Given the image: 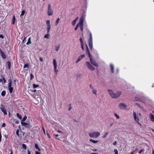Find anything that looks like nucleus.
<instances>
[{
    "mask_svg": "<svg viewBox=\"0 0 154 154\" xmlns=\"http://www.w3.org/2000/svg\"><path fill=\"white\" fill-rule=\"evenodd\" d=\"M108 91L109 95L113 98H119L122 94V92L120 91H118L115 93L112 90L109 89L108 90Z\"/></svg>",
    "mask_w": 154,
    "mask_h": 154,
    "instance_id": "1",
    "label": "nucleus"
},
{
    "mask_svg": "<svg viewBox=\"0 0 154 154\" xmlns=\"http://www.w3.org/2000/svg\"><path fill=\"white\" fill-rule=\"evenodd\" d=\"M89 136L91 137L97 138L100 135V132L94 131L93 132L90 133L89 134Z\"/></svg>",
    "mask_w": 154,
    "mask_h": 154,
    "instance_id": "2",
    "label": "nucleus"
},
{
    "mask_svg": "<svg viewBox=\"0 0 154 154\" xmlns=\"http://www.w3.org/2000/svg\"><path fill=\"white\" fill-rule=\"evenodd\" d=\"M85 64L86 66L91 71H93L95 69V68L92 66L89 62L87 61L85 62Z\"/></svg>",
    "mask_w": 154,
    "mask_h": 154,
    "instance_id": "3",
    "label": "nucleus"
},
{
    "mask_svg": "<svg viewBox=\"0 0 154 154\" xmlns=\"http://www.w3.org/2000/svg\"><path fill=\"white\" fill-rule=\"evenodd\" d=\"M53 10H52L51 5L49 4L48 5V14L49 16H51L53 15Z\"/></svg>",
    "mask_w": 154,
    "mask_h": 154,
    "instance_id": "4",
    "label": "nucleus"
},
{
    "mask_svg": "<svg viewBox=\"0 0 154 154\" xmlns=\"http://www.w3.org/2000/svg\"><path fill=\"white\" fill-rule=\"evenodd\" d=\"M133 116L135 121L138 123H139V121L140 120V118L139 117V116L137 115V114L136 112H134L133 114Z\"/></svg>",
    "mask_w": 154,
    "mask_h": 154,
    "instance_id": "5",
    "label": "nucleus"
},
{
    "mask_svg": "<svg viewBox=\"0 0 154 154\" xmlns=\"http://www.w3.org/2000/svg\"><path fill=\"white\" fill-rule=\"evenodd\" d=\"M84 19L85 18L83 17H82L80 18L79 22L77 25H78L79 27V26H81L83 25V22Z\"/></svg>",
    "mask_w": 154,
    "mask_h": 154,
    "instance_id": "6",
    "label": "nucleus"
},
{
    "mask_svg": "<svg viewBox=\"0 0 154 154\" xmlns=\"http://www.w3.org/2000/svg\"><path fill=\"white\" fill-rule=\"evenodd\" d=\"M118 107L121 109H125L127 107V105L123 103H120L118 105Z\"/></svg>",
    "mask_w": 154,
    "mask_h": 154,
    "instance_id": "7",
    "label": "nucleus"
},
{
    "mask_svg": "<svg viewBox=\"0 0 154 154\" xmlns=\"http://www.w3.org/2000/svg\"><path fill=\"white\" fill-rule=\"evenodd\" d=\"M0 109L1 111L3 113L4 115L5 116H6L7 115L6 110L5 106L3 105H1V106L0 107Z\"/></svg>",
    "mask_w": 154,
    "mask_h": 154,
    "instance_id": "8",
    "label": "nucleus"
},
{
    "mask_svg": "<svg viewBox=\"0 0 154 154\" xmlns=\"http://www.w3.org/2000/svg\"><path fill=\"white\" fill-rule=\"evenodd\" d=\"M8 88L10 93H11L12 92L13 88L12 87V83L11 81L8 84Z\"/></svg>",
    "mask_w": 154,
    "mask_h": 154,
    "instance_id": "9",
    "label": "nucleus"
},
{
    "mask_svg": "<svg viewBox=\"0 0 154 154\" xmlns=\"http://www.w3.org/2000/svg\"><path fill=\"white\" fill-rule=\"evenodd\" d=\"M90 62L91 64L95 66H98V64L93 59V58H90Z\"/></svg>",
    "mask_w": 154,
    "mask_h": 154,
    "instance_id": "10",
    "label": "nucleus"
},
{
    "mask_svg": "<svg viewBox=\"0 0 154 154\" xmlns=\"http://www.w3.org/2000/svg\"><path fill=\"white\" fill-rule=\"evenodd\" d=\"M21 124L22 126H24L26 128H29L30 127V125L29 123L21 121Z\"/></svg>",
    "mask_w": 154,
    "mask_h": 154,
    "instance_id": "11",
    "label": "nucleus"
},
{
    "mask_svg": "<svg viewBox=\"0 0 154 154\" xmlns=\"http://www.w3.org/2000/svg\"><path fill=\"white\" fill-rule=\"evenodd\" d=\"M53 64L54 66V71L56 72H57L58 70L57 69V65L56 60L55 59H54L53 60Z\"/></svg>",
    "mask_w": 154,
    "mask_h": 154,
    "instance_id": "12",
    "label": "nucleus"
},
{
    "mask_svg": "<svg viewBox=\"0 0 154 154\" xmlns=\"http://www.w3.org/2000/svg\"><path fill=\"white\" fill-rule=\"evenodd\" d=\"M110 68L111 73H113L114 72V66L111 63L110 64Z\"/></svg>",
    "mask_w": 154,
    "mask_h": 154,
    "instance_id": "13",
    "label": "nucleus"
},
{
    "mask_svg": "<svg viewBox=\"0 0 154 154\" xmlns=\"http://www.w3.org/2000/svg\"><path fill=\"white\" fill-rule=\"evenodd\" d=\"M89 45L91 50H92L93 48V41L92 40H89Z\"/></svg>",
    "mask_w": 154,
    "mask_h": 154,
    "instance_id": "14",
    "label": "nucleus"
},
{
    "mask_svg": "<svg viewBox=\"0 0 154 154\" xmlns=\"http://www.w3.org/2000/svg\"><path fill=\"white\" fill-rule=\"evenodd\" d=\"M6 65L7 68L9 69L11 66V62L9 61H8L6 63Z\"/></svg>",
    "mask_w": 154,
    "mask_h": 154,
    "instance_id": "15",
    "label": "nucleus"
},
{
    "mask_svg": "<svg viewBox=\"0 0 154 154\" xmlns=\"http://www.w3.org/2000/svg\"><path fill=\"white\" fill-rule=\"evenodd\" d=\"M0 54L1 55L2 58H5V54L1 49H0Z\"/></svg>",
    "mask_w": 154,
    "mask_h": 154,
    "instance_id": "16",
    "label": "nucleus"
},
{
    "mask_svg": "<svg viewBox=\"0 0 154 154\" xmlns=\"http://www.w3.org/2000/svg\"><path fill=\"white\" fill-rule=\"evenodd\" d=\"M86 51H87V52L88 54L89 57L90 58H91V55L90 54V53L89 52V49L88 48V46L87 45V44H86Z\"/></svg>",
    "mask_w": 154,
    "mask_h": 154,
    "instance_id": "17",
    "label": "nucleus"
},
{
    "mask_svg": "<svg viewBox=\"0 0 154 154\" xmlns=\"http://www.w3.org/2000/svg\"><path fill=\"white\" fill-rule=\"evenodd\" d=\"M150 119L151 120L152 122L154 121V117L153 116V115L151 113H150Z\"/></svg>",
    "mask_w": 154,
    "mask_h": 154,
    "instance_id": "18",
    "label": "nucleus"
},
{
    "mask_svg": "<svg viewBox=\"0 0 154 154\" xmlns=\"http://www.w3.org/2000/svg\"><path fill=\"white\" fill-rule=\"evenodd\" d=\"M6 81L4 77H3L2 79H0V82H1L3 84L5 83Z\"/></svg>",
    "mask_w": 154,
    "mask_h": 154,
    "instance_id": "19",
    "label": "nucleus"
},
{
    "mask_svg": "<svg viewBox=\"0 0 154 154\" xmlns=\"http://www.w3.org/2000/svg\"><path fill=\"white\" fill-rule=\"evenodd\" d=\"M31 37H30L29 38V39L28 40L27 42L26 43V44L28 45L29 44H30L31 43Z\"/></svg>",
    "mask_w": 154,
    "mask_h": 154,
    "instance_id": "20",
    "label": "nucleus"
},
{
    "mask_svg": "<svg viewBox=\"0 0 154 154\" xmlns=\"http://www.w3.org/2000/svg\"><path fill=\"white\" fill-rule=\"evenodd\" d=\"M16 19L14 17V16H13L12 18V24H14L15 23V21Z\"/></svg>",
    "mask_w": 154,
    "mask_h": 154,
    "instance_id": "21",
    "label": "nucleus"
},
{
    "mask_svg": "<svg viewBox=\"0 0 154 154\" xmlns=\"http://www.w3.org/2000/svg\"><path fill=\"white\" fill-rule=\"evenodd\" d=\"M16 116L18 118L20 119H22V118L21 116L20 115L19 113H17L16 114Z\"/></svg>",
    "mask_w": 154,
    "mask_h": 154,
    "instance_id": "22",
    "label": "nucleus"
},
{
    "mask_svg": "<svg viewBox=\"0 0 154 154\" xmlns=\"http://www.w3.org/2000/svg\"><path fill=\"white\" fill-rule=\"evenodd\" d=\"M90 141L91 142L94 143H97L98 142V141L97 140H95L92 139H90Z\"/></svg>",
    "mask_w": 154,
    "mask_h": 154,
    "instance_id": "23",
    "label": "nucleus"
},
{
    "mask_svg": "<svg viewBox=\"0 0 154 154\" xmlns=\"http://www.w3.org/2000/svg\"><path fill=\"white\" fill-rule=\"evenodd\" d=\"M5 94H6L5 91H3L1 92V94L2 96L4 97L5 95Z\"/></svg>",
    "mask_w": 154,
    "mask_h": 154,
    "instance_id": "24",
    "label": "nucleus"
},
{
    "mask_svg": "<svg viewBox=\"0 0 154 154\" xmlns=\"http://www.w3.org/2000/svg\"><path fill=\"white\" fill-rule=\"evenodd\" d=\"M47 30H48V33H49L50 31V29H51V26L50 25H47Z\"/></svg>",
    "mask_w": 154,
    "mask_h": 154,
    "instance_id": "25",
    "label": "nucleus"
},
{
    "mask_svg": "<svg viewBox=\"0 0 154 154\" xmlns=\"http://www.w3.org/2000/svg\"><path fill=\"white\" fill-rule=\"evenodd\" d=\"M27 117L26 116H25L23 118L21 121L23 122V121H25Z\"/></svg>",
    "mask_w": 154,
    "mask_h": 154,
    "instance_id": "26",
    "label": "nucleus"
},
{
    "mask_svg": "<svg viewBox=\"0 0 154 154\" xmlns=\"http://www.w3.org/2000/svg\"><path fill=\"white\" fill-rule=\"evenodd\" d=\"M60 45L55 46V50L56 51H57L59 50V49L60 48Z\"/></svg>",
    "mask_w": 154,
    "mask_h": 154,
    "instance_id": "27",
    "label": "nucleus"
},
{
    "mask_svg": "<svg viewBox=\"0 0 154 154\" xmlns=\"http://www.w3.org/2000/svg\"><path fill=\"white\" fill-rule=\"evenodd\" d=\"M35 146L36 149H38L39 151H41L40 149L39 148L38 145L37 144H35Z\"/></svg>",
    "mask_w": 154,
    "mask_h": 154,
    "instance_id": "28",
    "label": "nucleus"
},
{
    "mask_svg": "<svg viewBox=\"0 0 154 154\" xmlns=\"http://www.w3.org/2000/svg\"><path fill=\"white\" fill-rule=\"evenodd\" d=\"M109 134V132H106L104 135L103 136V138H106L107 136V135L108 134Z\"/></svg>",
    "mask_w": 154,
    "mask_h": 154,
    "instance_id": "29",
    "label": "nucleus"
},
{
    "mask_svg": "<svg viewBox=\"0 0 154 154\" xmlns=\"http://www.w3.org/2000/svg\"><path fill=\"white\" fill-rule=\"evenodd\" d=\"M114 116H115L117 119H119L120 118V117L119 116L117 115L116 113H115L114 114Z\"/></svg>",
    "mask_w": 154,
    "mask_h": 154,
    "instance_id": "30",
    "label": "nucleus"
},
{
    "mask_svg": "<svg viewBox=\"0 0 154 154\" xmlns=\"http://www.w3.org/2000/svg\"><path fill=\"white\" fill-rule=\"evenodd\" d=\"M60 19L59 18H58L57 19V20L56 23H55L56 25H57L58 24V23L59 22V21H60Z\"/></svg>",
    "mask_w": 154,
    "mask_h": 154,
    "instance_id": "31",
    "label": "nucleus"
},
{
    "mask_svg": "<svg viewBox=\"0 0 154 154\" xmlns=\"http://www.w3.org/2000/svg\"><path fill=\"white\" fill-rule=\"evenodd\" d=\"M22 147L24 149H26V146L25 144H23L22 145Z\"/></svg>",
    "mask_w": 154,
    "mask_h": 154,
    "instance_id": "32",
    "label": "nucleus"
},
{
    "mask_svg": "<svg viewBox=\"0 0 154 154\" xmlns=\"http://www.w3.org/2000/svg\"><path fill=\"white\" fill-rule=\"evenodd\" d=\"M92 92L94 94H97V91H96V90L93 89L92 90Z\"/></svg>",
    "mask_w": 154,
    "mask_h": 154,
    "instance_id": "33",
    "label": "nucleus"
},
{
    "mask_svg": "<svg viewBox=\"0 0 154 154\" xmlns=\"http://www.w3.org/2000/svg\"><path fill=\"white\" fill-rule=\"evenodd\" d=\"M49 34H47L45 35L44 37L46 38H49Z\"/></svg>",
    "mask_w": 154,
    "mask_h": 154,
    "instance_id": "34",
    "label": "nucleus"
},
{
    "mask_svg": "<svg viewBox=\"0 0 154 154\" xmlns=\"http://www.w3.org/2000/svg\"><path fill=\"white\" fill-rule=\"evenodd\" d=\"M25 11L24 10H23L22 11H21V14L20 15V16H23L24 13H25Z\"/></svg>",
    "mask_w": 154,
    "mask_h": 154,
    "instance_id": "35",
    "label": "nucleus"
},
{
    "mask_svg": "<svg viewBox=\"0 0 154 154\" xmlns=\"http://www.w3.org/2000/svg\"><path fill=\"white\" fill-rule=\"evenodd\" d=\"M38 85H36L35 84H33V86L34 88H36L38 87Z\"/></svg>",
    "mask_w": 154,
    "mask_h": 154,
    "instance_id": "36",
    "label": "nucleus"
},
{
    "mask_svg": "<svg viewBox=\"0 0 154 154\" xmlns=\"http://www.w3.org/2000/svg\"><path fill=\"white\" fill-rule=\"evenodd\" d=\"M80 41L81 43V45L84 44V42L82 40V38H80Z\"/></svg>",
    "mask_w": 154,
    "mask_h": 154,
    "instance_id": "37",
    "label": "nucleus"
},
{
    "mask_svg": "<svg viewBox=\"0 0 154 154\" xmlns=\"http://www.w3.org/2000/svg\"><path fill=\"white\" fill-rule=\"evenodd\" d=\"M46 23L47 26L48 25H50V21L49 20H47V21L46 22Z\"/></svg>",
    "mask_w": 154,
    "mask_h": 154,
    "instance_id": "38",
    "label": "nucleus"
},
{
    "mask_svg": "<svg viewBox=\"0 0 154 154\" xmlns=\"http://www.w3.org/2000/svg\"><path fill=\"white\" fill-rule=\"evenodd\" d=\"M76 21H75V20H74L72 22V24L73 26H74L75 25V24L76 23Z\"/></svg>",
    "mask_w": 154,
    "mask_h": 154,
    "instance_id": "39",
    "label": "nucleus"
},
{
    "mask_svg": "<svg viewBox=\"0 0 154 154\" xmlns=\"http://www.w3.org/2000/svg\"><path fill=\"white\" fill-rule=\"evenodd\" d=\"M34 78V76L32 74H30V80H32Z\"/></svg>",
    "mask_w": 154,
    "mask_h": 154,
    "instance_id": "40",
    "label": "nucleus"
},
{
    "mask_svg": "<svg viewBox=\"0 0 154 154\" xmlns=\"http://www.w3.org/2000/svg\"><path fill=\"white\" fill-rule=\"evenodd\" d=\"M89 40H92V37L91 33H90V38Z\"/></svg>",
    "mask_w": 154,
    "mask_h": 154,
    "instance_id": "41",
    "label": "nucleus"
},
{
    "mask_svg": "<svg viewBox=\"0 0 154 154\" xmlns=\"http://www.w3.org/2000/svg\"><path fill=\"white\" fill-rule=\"evenodd\" d=\"M115 154H118V151L117 149H115L114 150Z\"/></svg>",
    "mask_w": 154,
    "mask_h": 154,
    "instance_id": "42",
    "label": "nucleus"
},
{
    "mask_svg": "<svg viewBox=\"0 0 154 154\" xmlns=\"http://www.w3.org/2000/svg\"><path fill=\"white\" fill-rule=\"evenodd\" d=\"M29 66V64L28 63L24 65V68H25L26 67H28Z\"/></svg>",
    "mask_w": 154,
    "mask_h": 154,
    "instance_id": "43",
    "label": "nucleus"
},
{
    "mask_svg": "<svg viewBox=\"0 0 154 154\" xmlns=\"http://www.w3.org/2000/svg\"><path fill=\"white\" fill-rule=\"evenodd\" d=\"M16 134L17 135V136H19V131L18 130H17L16 131Z\"/></svg>",
    "mask_w": 154,
    "mask_h": 154,
    "instance_id": "44",
    "label": "nucleus"
},
{
    "mask_svg": "<svg viewBox=\"0 0 154 154\" xmlns=\"http://www.w3.org/2000/svg\"><path fill=\"white\" fill-rule=\"evenodd\" d=\"M137 115L139 116V117L140 118L141 116V114L139 113H137Z\"/></svg>",
    "mask_w": 154,
    "mask_h": 154,
    "instance_id": "45",
    "label": "nucleus"
},
{
    "mask_svg": "<svg viewBox=\"0 0 154 154\" xmlns=\"http://www.w3.org/2000/svg\"><path fill=\"white\" fill-rule=\"evenodd\" d=\"M80 29L82 31L83 29V25L80 26Z\"/></svg>",
    "mask_w": 154,
    "mask_h": 154,
    "instance_id": "46",
    "label": "nucleus"
},
{
    "mask_svg": "<svg viewBox=\"0 0 154 154\" xmlns=\"http://www.w3.org/2000/svg\"><path fill=\"white\" fill-rule=\"evenodd\" d=\"M42 129L43 130V132L45 134V130L44 127H42Z\"/></svg>",
    "mask_w": 154,
    "mask_h": 154,
    "instance_id": "47",
    "label": "nucleus"
},
{
    "mask_svg": "<svg viewBox=\"0 0 154 154\" xmlns=\"http://www.w3.org/2000/svg\"><path fill=\"white\" fill-rule=\"evenodd\" d=\"M83 45L84 44L81 45V48L83 50H84Z\"/></svg>",
    "mask_w": 154,
    "mask_h": 154,
    "instance_id": "48",
    "label": "nucleus"
},
{
    "mask_svg": "<svg viewBox=\"0 0 154 154\" xmlns=\"http://www.w3.org/2000/svg\"><path fill=\"white\" fill-rule=\"evenodd\" d=\"M78 27H79L78 25H76V27L75 28V30H77Z\"/></svg>",
    "mask_w": 154,
    "mask_h": 154,
    "instance_id": "49",
    "label": "nucleus"
},
{
    "mask_svg": "<svg viewBox=\"0 0 154 154\" xmlns=\"http://www.w3.org/2000/svg\"><path fill=\"white\" fill-rule=\"evenodd\" d=\"M53 135L56 137H58L59 136H60V135L59 134H54Z\"/></svg>",
    "mask_w": 154,
    "mask_h": 154,
    "instance_id": "50",
    "label": "nucleus"
},
{
    "mask_svg": "<svg viewBox=\"0 0 154 154\" xmlns=\"http://www.w3.org/2000/svg\"><path fill=\"white\" fill-rule=\"evenodd\" d=\"M31 91L32 92H36V90L35 89V90H31Z\"/></svg>",
    "mask_w": 154,
    "mask_h": 154,
    "instance_id": "51",
    "label": "nucleus"
},
{
    "mask_svg": "<svg viewBox=\"0 0 154 154\" xmlns=\"http://www.w3.org/2000/svg\"><path fill=\"white\" fill-rule=\"evenodd\" d=\"M116 144H117V142L116 141H115L113 143V145H116Z\"/></svg>",
    "mask_w": 154,
    "mask_h": 154,
    "instance_id": "52",
    "label": "nucleus"
},
{
    "mask_svg": "<svg viewBox=\"0 0 154 154\" xmlns=\"http://www.w3.org/2000/svg\"><path fill=\"white\" fill-rule=\"evenodd\" d=\"M81 60V59L79 58L77 60L75 61L76 63H77L79 61Z\"/></svg>",
    "mask_w": 154,
    "mask_h": 154,
    "instance_id": "53",
    "label": "nucleus"
},
{
    "mask_svg": "<svg viewBox=\"0 0 154 154\" xmlns=\"http://www.w3.org/2000/svg\"><path fill=\"white\" fill-rule=\"evenodd\" d=\"M27 153L28 154H31L30 152V151L29 149H28L27 150Z\"/></svg>",
    "mask_w": 154,
    "mask_h": 154,
    "instance_id": "54",
    "label": "nucleus"
},
{
    "mask_svg": "<svg viewBox=\"0 0 154 154\" xmlns=\"http://www.w3.org/2000/svg\"><path fill=\"white\" fill-rule=\"evenodd\" d=\"M5 126V123H3L2 125V127H4Z\"/></svg>",
    "mask_w": 154,
    "mask_h": 154,
    "instance_id": "55",
    "label": "nucleus"
},
{
    "mask_svg": "<svg viewBox=\"0 0 154 154\" xmlns=\"http://www.w3.org/2000/svg\"><path fill=\"white\" fill-rule=\"evenodd\" d=\"M0 38H4L3 36L2 35H0Z\"/></svg>",
    "mask_w": 154,
    "mask_h": 154,
    "instance_id": "56",
    "label": "nucleus"
},
{
    "mask_svg": "<svg viewBox=\"0 0 154 154\" xmlns=\"http://www.w3.org/2000/svg\"><path fill=\"white\" fill-rule=\"evenodd\" d=\"M57 132L59 133H63V132H62V131H61L60 130H57Z\"/></svg>",
    "mask_w": 154,
    "mask_h": 154,
    "instance_id": "57",
    "label": "nucleus"
},
{
    "mask_svg": "<svg viewBox=\"0 0 154 154\" xmlns=\"http://www.w3.org/2000/svg\"><path fill=\"white\" fill-rule=\"evenodd\" d=\"M1 139H2V135H1V133H0V142H1Z\"/></svg>",
    "mask_w": 154,
    "mask_h": 154,
    "instance_id": "58",
    "label": "nucleus"
},
{
    "mask_svg": "<svg viewBox=\"0 0 154 154\" xmlns=\"http://www.w3.org/2000/svg\"><path fill=\"white\" fill-rule=\"evenodd\" d=\"M78 19H79L78 17H76V18L75 20V21H77L78 20Z\"/></svg>",
    "mask_w": 154,
    "mask_h": 154,
    "instance_id": "59",
    "label": "nucleus"
},
{
    "mask_svg": "<svg viewBox=\"0 0 154 154\" xmlns=\"http://www.w3.org/2000/svg\"><path fill=\"white\" fill-rule=\"evenodd\" d=\"M143 150H141L139 152V153H141L143 151Z\"/></svg>",
    "mask_w": 154,
    "mask_h": 154,
    "instance_id": "60",
    "label": "nucleus"
},
{
    "mask_svg": "<svg viewBox=\"0 0 154 154\" xmlns=\"http://www.w3.org/2000/svg\"><path fill=\"white\" fill-rule=\"evenodd\" d=\"M36 154H40V153L39 152L36 151Z\"/></svg>",
    "mask_w": 154,
    "mask_h": 154,
    "instance_id": "61",
    "label": "nucleus"
},
{
    "mask_svg": "<svg viewBox=\"0 0 154 154\" xmlns=\"http://www.w3.org/2000/svg\"><path fill=\"white\" fill-rule=\"evenodd\" d=\"M81 57H85V54H82V55H81Z\"/></svg>",
    "mask_w": 154,
    "mask_h": 154,
    "instance_id": "62",
    "label": "nucleus"
},
{
    "mask_svg": "<svg viewBox=\"0 0 154 154\" xmlns=\"http://www.w3.org/2000/svg\"><path fill=\"white\" fill-rule=\"evenodd\" d=\"M92 150L93 151H97V149H92Z\"/></svg>",
    "mask_w": 154,
    "mask_h": 154,
    "instance_id": "63",
    "label": "nucleus"
},
{
    "mask_svg": "<svg viewBox=\"0 0 154 154\" xmlns=\"http://www.w3.org/2000/svg\"><path fill=\"white\" fill-rule=\"evenodd\" d=\"M134 151H133L132 152H131V153L130 154H133L134 153Z\"/></svg>",
    "mask_w": 154,
    "mask_h": 154,
    "instance_id": "64",
    "label": "nucleus"
}]
</instances>
